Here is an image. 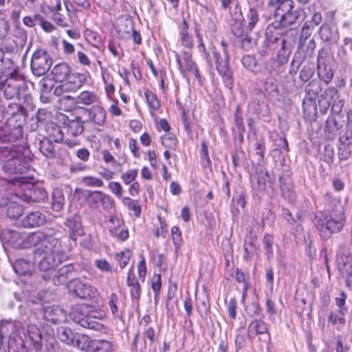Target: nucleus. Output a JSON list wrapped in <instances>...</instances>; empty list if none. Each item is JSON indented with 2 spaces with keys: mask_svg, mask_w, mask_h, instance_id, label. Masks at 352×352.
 Masks as SVG:
<instances>
[{
  "mask_svg": "<svg viewBox=\"0 0 352 352\" xmlns=\"http://www.w3.org/2000/svg\"><path fill=\"white\" fill-rule=\"evenodd\" d=\"M144 94L148 106L154 111L158 110L160 108V102L157 96L150 90H146Z\"/></svg>",
  "mask_w": 352,
  "mask_h": 352,
  "instance_id": "45",
  "label": "nucleus"
},
{
  "mask_svg": "<svg viewBox=\"0 0 352 352\" xmlns=\"http://www.w3.org/2000/svg\"><path fill=\"white\" fill-rule=\"evenodd\" d=\"M247 314L251 317H256L261 312V308L256 302H252L246 307Z\"/></svg>",
  "mask_w": 352,
  "mask_h": 352,
  "instance_id": "61",
  "label": "nucleus"
},
{
  "mask_svg": "<svg viewBox=\"0 0 352 352\" xmlns=\"http://www.w3.org/2000/svg\"><path fill=\"white\" fill-rule=\"evenodd\" d=\"M10 327L12 329L13 325L8 322H3L0 324V349L3 346L4 340L9 336Z\"/></svg>",
  "mask_w": 352,
  "mask_h": 352,
  "instance_id": "55",
  "label": "nucleus"
},
{
  "mask_svg": "<svg viewBox=\"0 0 352 352\" xmlns=\"http://www.w3.org/2000/svg\"><path fill=\"white\" fill-rule=\"evenodd\" d=\"M318 73L320 78L326 83L328 84L333 78V74L330 68L324 67L323 70L321 69L320 63H318Z\"/></svg>",
  "mask_w": 352,
  "mask_h": 352,
  "instance_id": "54",
  "label": "nucleus"
},
{
  "mask_svg": "<svg viewBox=\"0 0 352 352\" xmlns=\"http://www.w3.org/2000/svg\"><path fill=\"white\" fill-rule=\"evenodd\" d=\"M71 67L66 63L56 64L51 72L53 78L56 82H64L70 74Z\"/></svg>",
  "mask_w": 352,
  "mask_h": 352,
  "instance_id": "23",
  "label": "nucleus"
},
{
  "mask_svg": "<svg viewBox=\"0 0 352 352\" xmlns=\"http://www.w3.org/2000/svg\"><path fill=\"white\" fill-rule=\"evenodd\" d=\"M240 38H241V47L246 50H248L252 48L256 45V40L252 38L248 34H243V36Z\"/></svg>",
  "mask_w": 352,
  "mask_h": 352,
  "instance_id": "58",
  "label": "nucleus"
},
{
  "mask_svg": "<svg viewBox=\"0 0 352 352\" xmlns=\"http://www.w3.org/2000/svg\"><path fill=\"white\" fill-rule=\"evenodd\" d=\"M28 201L41 202L45 201L47 197V193L44 188L38 186H32L25 193Z\"/></svg>",
  "mask_w": 352,
  "mask_h": 352,
  "instance_id": "24",
  "label": "nucleus"
},
{
  "mask_svg": "<svg viewBox=\"0 0 352 352\" xmlns=\"http://www.w3.org/2000/svg\"><path fill=\"white\" fill-rule=\"evenodd\" d=\"M111 234L118 240L124 241L129 237V232L126 229L115 228L110 230Z\"/></svg>",
  "mask_w": 352,
  "mask_h": 352,
  "instance_id": "59",
  "label": "nucleus"
},
{
  "mask_svg": "<svg viewBox=\"0 0 352 352\" xmlns=\"http://www.w3.org/2000/svg\"><path fill=\"white\" fill-rule=\"evenodd\" d=\"M84 76L80 73H72L70 72V74L67 77L64 83L60 86L56 87L54 89V94H62L61 89H70V91H76L82 85V80Z\"/></svg>",
  "mask_w": 352,
  "mask_h": 352,
  "instance_id": "14",
  "label": "nucleus"
},
{
  "mask_svg": "<svg viewBox=\"0 0 352 352\" xmlns=\"http://www.w3.org/2000/svg\"><path fill=\"white\" fill-rule=\"evenodd\" d=\"M75 276V270L72 264L60 267L54 275L52 282L55 285L65 284L68 279Z\"/></svg>",
  "mask_w": 352,
  "mask_h": 352,
  "instance_id": "18",
  "label": "nucleus"
},
{
  "mask_svg": "<svg viewBox=\"0 0 352 352\" xmlns=\"http://www.w3.org/2000/svg\"><path fill=\"white\" fill-rule=\"evenodd\" d=\"M276 5L275 16L280 19L294 8V3L292 0H272Z\"/></svg>",
  "mask_w": 352,
  "mask_h": 352,
  "instance_id": "25",
  "label": "nucleus"
},
{
  "mask_svg": "<svg viewBox=\"0 0 352 352\" xmlns=\"http://www.w3.org/2000/svg\"><path fill=\"white\" fill-rule=\"evenodd\" d=\"M344 316L345 315H340L339 312L338 314H333L331 312L328 316V320L332 324H338V329H340L346 322Z\"/></svg>",
  "mask_w": 352,
  "mask_h": 352,
  "instance_id": "49",
  "label": "nucleus"
},
{
  "mask_svg": "<svg viewBox=\"0 0 352 352\" xmlns=\"http://www.w3.org/2000/svg\"><path fill=\"white\" fill-rule=\"evenodd\" d=\"M126 284L131 287V298L138 300L141 294V286L139 282L135 279L132 268L128 272Z\"/></svg>",
  "mask_w": 352,
  "mask_h": 352,
  "instance_id": "28",
  "label": "nucleus"
},
{
  "mask_svg": "<svg viewBox=\"0 0 352 352\" xmlns=\"http://www.w3.org/2000/svg\"><path fill=\"white\" fill-rule=\"evenodd\" d=\"M286 42V39H281V47L277 52V61L280 65H283L287 63L289 55L290 54V52L287 51L285 49Z\"/></svg>",
  "mask_w": 352,
  "mask_h": 352,
  "instance_id": "44",
  "label": "nucleus"
},
{
  "mask_svg": "<svg viewBox=\"0 0 352 352\" xmlns=\"http://www.w3.org/2000/svg\"><path fill=\"white\" fill-rule=\"evenodd\" d=\"M97 100V96L93 92L88 91L81 92L78 96L75 98V105L80 107L82 105H89L96 102Z\"/></svg>",
  "mask_w": 352,
  "mask_h": 352,
  "instance_id": "35",
  "label": "nucleus"
},
{
  "mask_svg": "<svg viewBox=\"0 0 352 352\" xmlns=\"http://www.w3.org/2000/svg\"><path fill=\"white\" fill-rule=\"evenodd\" d=\"M284 32V27H282L278 21L270 24L265 30V39L264 41L265 50L261 52V54H267V50L270 48L271 44L276 43Z\"/></svg>",
  "mask_w": 352,
  "mask_h": 352,
  "instance_id": "11",
  "label": "nucleus"
},
{
  "mask_svg": "<svg viewBox=\"0 0 352 352\" xmlns=\"http://www.w3.org/2000/svg\"><path fill=\"white\" fill-rule=\"evenodd\" d=\"M245 324H241V327L237 330V333L235 337V348L236 352H244V348L246 346V340L244 334L241 332V329H245Z\"/></svg>",
  "mask_w": 352,
  "mask_h": 352,
  "instance_id": "41",
  "label": "nucleus"
},
{
  "mask_svg": "<svg viewBox=\"0 0 352 352\" xmlns=\"http://www.w3.org/2000/svg\"><path fill=\"white\" fill-rule=\"evenodd\" d=\"M35 146L41 153L47 158L55 157L56 151L52 141L46 137L37 139L35 142Z\"/></svg>",
  "mask_w": 352,
  "mask_h": 352,
  "instance_id": "22",
  "label": "nucleus"
},
{
  "mask_svg": "<svg viewBox=\"0 0 352 352\" xmlns=\"http://www.w3.org/2000/svg\"><path fill=\"white\" fill-rule=\"evenodd\" d=\"M91 352H112L113 345L106 340H93Z\"/></svg>",
  "mask_w": 352,
  "mask_h": 352,
  "instance_id": "37",
  "label": "nucleus"
},
{
  "mask_svg": "<svg viewBox=\"0 0 352 352\" xmlns=\"http://www.w3.org/2000/svg\"><path fill=\"white\" fill-rule=\"evenodd\" d=\"M104 195V194L101 191H93L89 192L87 197V201L89 206L94 209L98 208L99 204L102 201Z\"/></svg>",
  "mask_w": 352,
  "mask_h": 352,
  "instance_id": "42",
  "label": "nucleus"
},
{
  "mask_svg": "<svg viewBox=\"0 0 352 352\" xmlns=\"http://www.w3.org/2000/svg\"><path fill=\"white\" fill-rule=\"evenodd\" d=\"M243 65L250 72L257 74L262 71L263 64L258 63L255 57L247 55L243 57L241 60Z\"/></svg>",
  "mask_w": 352,
  "mask_h": 352,
  "instance_id": "31",
  "label": "nucleus"
},
{
  "mask_svg": "<svg viewBox=\"0 0 352 352\" xmlns=\"http://www.w3.org/2000/svg\"><path fill=\"white\" fill-rule=\"evenodd\" d=\"M92 342L93 340L89 336L77 333L72 346L85 352H91Z\"/></svg>",
  "mask_w": 352,
  "mask_h": 352,
  "instance_id": "29",
  "label": "nucleus"
},
{
  "mask_svg": "<svg viewBox=\"0 0 352 352\" xmlns=\"http://www.w3.org/2000/svg\"><path fill=\"white\" fill-rule=\"evenodd\" d=\"M86 307L77 305L72 309L69 316L74 322L87 329L100 330L102 325L96 321V316L94 313L87 314Z\"/></svg>",
  "mask_w": 352,
  "mask_h": 352,
  "instance_id": "7",
  "label": "nucleus"
},
{
  "mask_svg": "<svg viewBox=\"0 0 352 352\" xmlns=\"http://www.w3.org/2000/svg\"><path fill=\"white\" fill-rule=\"evenodd\" d=\"M67 288L70 293L82 299L94 298L98 295L96 288L90 285L83 283L78 278H74L69 280L67 284Z\"/></svg>",
  "mask_w": 352,
  "mask_h": 352,
  "instance_id": "9",
  "label": "nucleus"
},
{
  "mask_svg": "<svg viewBox=\"0 0 352 352\" xmlns=\"http://www.w3.org/2000/svg\"><path fill=\"white\" fill-rule=\"evenodd\" d=\"M336 266L342 278L348 279L352 277V262L349 256L344 254H338Z\"/></svg>",
  "mask_w": 352,
  "mask_h": 352,
  "instance_id": "19",
  "label": "nucleus"
},
{
  "mask_svg": "<svg viewBox=\"0 0 352 352\" xmlns=\"http://www.w3.org/2000/svg\"><path fill=\"white\" fill-rule=\"evenodd\" d=\"M175 58L179 71L185 78L187 79L188 74L192 73L197 80H200L201 76L199 73V70L189 52H184L182 55L177 53Z\"/></svg>",
  "mask_w": 352,
  "mask_h": 352,
  "instance_id": "10",
  "label": "nucleus"
},
{
  "mask_svg": "<svg viewBox=\"0 0 352 352\" xmlns=\"http://www.w3.org/2000/svg\"><path fill=\"white\" fill-rule=\"evenodd\" d=\"M281 192L284 197L289 201H293L295 199V194L290 184H284L281 185Z\"/></svg>",
  "mask_w": 352,
  "mask_h": 352,
  "instance_id": "57",
  "label": "nucleus"
},
{
  "mask_svg": "<svg viewBox=\"0 0 352 352\" xmlns=\"http://www.w3.org/2000/svg\"><path fill=\"white\" fill-rule=\"evenodd\" d=\"M56 234V231L53 228L32 232L20 236L16 247L22 249L34 247V257L39 259V269L47 272L57 267L68 257L60 239L55 236Z\"/></svg>",
  "mask_w": 352,
  "mask_h": 352,
  "instance_id": "1",
  "label": "nucleus"
},
{
  "mask_svg": "<svg viewBox=\"0 0 352 352\" xmlns=\"http://www.w3.org/2000/svg\"><path fill=\"white\" fill-rule=\"evenodd\" d=\"M344 122L339 115H329L326 120L324 127V133L326 138L333 140L337 136L338 131L343 127Z\"/></svg>",
  "mask_w": 352,
  "mask_h": 352,
  "instance_id": "12",
  "label": "nucleus"
},
{
  "mask_svg": "<svg viewBox=\"0 0 352 352\" xmlns=\"http://www.w3.org/2000/svg\"><path fill=\"white\" fill-rule=\"evenodd\" d=\"M77 333H74L69 328L60 327L57 329V336L60 342L72 346Z\"/></svg>",
  "mask_w": 352,
  "mask_h": 352,
  "instance_id": "34",
  "label": "nucleus"
},
{
  "mask_svg": "<svg viewBox=\"0 0 352 352\" xmlns=\"http://www.w3.org/2000/svg\"><path fill=\"white\" fill-rule=\"evenodd\" d=\"M305 18L306 12L305 10L296 8L295 10L292 9V11L289 12L278 21L280 23L282 27L287 28L301 23Z\"/></svg>",
  "mask_w": 352,
  "mask_h": 352,
  "instance_id": "15",
  "label": "nucleus"
},
{
  "mask_svg": "<svg viewBox=\"0 0 352 352\" xmlns=\"http://www.w3.org/2000/svg\"><path fill=\"white\" fill-rule=\"evenodd\" d=\"M84 130L83 122L79 119L71 120L67 124V132L72 136L80 135Z\"/></svg>",
  "mask_w": 352,
  "mask_h": 352,
  "instance_id": "39",
  "label": "nucleus"
},
{
  "mask_svg": "<svg viewBox=\"0 0 352 352\" xmlns=\"http://www.w3.org/2000/svg\"><path fill=\"white\" fill-rule=\"evenodd\" d=\"M27 331L30 340L32 342L36 349H39L42 345V335L40 329L36 325L30 324L28 325Z\"/></svg>",
  "mask_w": 352,
  "mask_h": 352,
  "instance_id": "32",
  "label": "nucleus"
},
{
  "mask_svg": "<svg viewBox=\"0 0 352 352\" xmlns=\"http://www.w3.org/2000/svg\"><path fill=\"white\" fill-rule=\"evenodd\" d=\"M89 118L98 125H102L105 121L106 112L99 105H94L89 109H86Z\"/></svg>",
  "mask_w": 352,
  "mask_h": 352,
  "instance_id": "26",
  "label": "nucleus"
},
{
  "mask_svg": "<svg viewBox=\"0 0 352 352\" xmlns=\"http://www.w3.org/2000/svg\"><path fill=\"white\" fill-rule=\"evenodd\" d=\"M322 19V14L320 12L313 13L311 19L307 20L302 28L301 38L305 40L309 38L314 28L321 23Z\"/></svg>",
  "mask_w": 352,
  "mask_h": 352,
  "instance_id": "20",
  "label": "nucleus"
},
{
  "mask_svg": "<svg viewBox=\"0 0 352 352\" xmlns=\"http://www.w3.org/2000/svg\"><path fill=\"white\" fill-rule=\"evenodd\" d=\"M352 53V38H345L344 40V45L342 49L339 50L338 54L344 60H348L349 56Z\"/></svg>",
  "mask_w": 352,
  "mask_h": 352,
  "instance_id": "47",
  "label": "nucleus"
},
{
  "mask_svg": "<svg viewBox=\"0 0 352 352\" xmlns=\"http://www.w3.org/2000/svg\"><path fill=\"white\" fill-rule=\"evenodd\" d=\"M243 19H230L231 32L237 38H242L244 33Z\"/></svg>",
  "mask_w": 352,
  "mask_h": 352,
  "instance_id": "40",
  "label": "nucleus"
},
{
  "mask_svg": "<svg viewBox=\"0 0 352 352\" xmlns=\"http://www.w3.org/2000/svg\"><path fill=\"white\" fill-rule=\"evenodd\" d=\"M21 109L22 107L16 103L8 104L7 112L12 116L7 119L5 126H0V142H14L22 138L21 122L17 120V117L20 115L16 113Z\"/></svg>",
  "mask_w": 352,
  "mask_h": 352,
  "instance_id": "3",
  "label": "nucleus"
},
{
  "mask_svg": "<svg viewBox=\"0 0 352 352\" xmlns=\"http://www.w3.org/2000/svg\"><path fill=\"white\" fill-rule=\"evenodd\" d=\"M108 186L112 193L116 195L119 198L122 197L123 190L120 183L116 182H111L109 183Z\"/></svg>",
  "mask_w": 352,
  "mask_h": 352,
  "instance_id": "64",
  "label": "nucleus"
},
{
  "mask_svg": "<svg viewBox=\"0 0 352 352\" xmlns=\"http://www.w3.org/2000/svg\"><path fill=\"white\" fill-rule=\"evenodd\" d=\"M45 220V216L43 214L36 211L24 217L21 221V224L24 228H33L43 225Z\"/></svg>",
  "mask_w": 352,
  "mask_h": 352,
  "instance_id": "21",
  "label": "nucleus"
},
{
  "mask_svg": "<svg viewBox=\"0 0 352 352\" xmlns=\"http://www.w3.org/2000/svg\"><path fill=\"white\" fill-rule=\"evenodd\" d=\"M318 34L321 40L324 42H331L336 41L338 37V34L333 28L327 23H323L319 29Z\"/></svg>",
  "mask_w": 352,
  "mask_h": 352,
  "instance_id": "36",
  "label": "nucleus"
},
{
  "mask_svg": "<svg viewBox=\"0 0 352 352\" xmlns=\"http://www.w3.org/2000/svg\"><path fill=\"white\" fill-rule=\"evenodd\" d=\"M347 118L349 122L344 132L340 135L339 141L342 146H349L352 144V110L348 113Z\"/></svg>",
  "mask_w": 352,
  "mask_h": 352,
  "instance_id": "30",
  "label": "nucleus"
},
{
  "mask_svg": "<svg viewBox=\"0 0 352 352\" xmlns=\"http://www.w3.org/2000/svg\"><path fill=\"white\" fill-rule=\"evenodd\" d=\"M33 267L32 261L23 258L16 259L13 265L15 272L22 276L30 274Z\"/></svg>",
  "mask_w": 352,
  "mask_h": 352,
  "instance_id": "27",
  "label": "nucleus"
},
{
  "mask_svg": "<svg viewBox=\"0 0 352 352\" xmlns=\"http://www.w3.org/2000/svg\"><path fill=\"white\" fill-rule=\"evenodd\" d=\"M44 318L53 323H60L67 321V313L59 306L47 307L43 310Z\"/></svg>",
  "mask_w": 352,
  "mask_h": 352,
  "instance_id": "16",
  "label": "nucleus"
},
{
  "mask_svg": "<svg viewBox=\"0 0 352 352\" xmlns=\"http://www.w3.org/2000/svg\"><path fill=\"white\" fill-rule=\"evenodd\" d=\"M171 234L173 244L176 249L182 245V232L177 226H174L171 229Z\"/></svg>",
  "mask_w": 352,
  "mask_h": 352,
  "instance_id": "56",
  "label": "nucleus"
},
{
  "mask_svg": "<svg viewBox=\"0 0 352 352\" xmlns=\"http://www.w3.org/2000/svg\"><path fill=\"white\" fill-rule=\"evenodd\" d=\"M137 175H138V170H135V169H131V170H129L126 173H123L121 176V178L124 184H129L133 181L135 180Z\"/></svg>",
  "mask_w": 352,
  "mask_h": 352,
  "instance_id": "60",
  "label": "nucleus"
},
{
  "mask_svg": "<svg viewBox=\"0 0 352 352\" xmlns=\"http://www.w3.org/2000/svg\"><path fill=\"white\" fill-rule=\"evenodd\" d=\"M161 142L164 146L170 149H175L177 146V140L175 135L168 133L165 134L161 138Z\"/></svg>",
  "mask_w": 352,
  "mask_h": 352,
  "instance_id": "51",
  "label": "nucleus"
},
{
  "mask_svg": "<svg viewBox=\"0 0 352 352\" xmlns=\"http://www.w3.org/2000/svg\"><path fill=\"white\" fill-rule=\"evenodd\" d=\"M248 29L252 30L258 21V13L254 8H250L247 14Z\"/></svg>",
  "mask_w": 352,
  "mask_h": 352,
  "instance_id": "50",
  "label": "nucleus"
},
{
  "mask_svg": "<svg viewBox=\"0 0 352 352\" xmlns=\"http://www.w3.org/2000/svg\"><path fill=\"white\" fill-rule=\"evenodd\" d=\"M138 272L139 278L142 282H144L146 275V261L143 256H142V259L138 265Z\"/></svg>",
  "mask_w": 352,
  "mask_h": 352,
  "instance_id": "62",
  "label": "nucleus"
},
{
  "mask_svg": "<svg viewBox=\"0 0 352 352\" xmlns=\"http://www.w3.org/2000/svg\"><path fill=\"white\" fill-rule=\"evenodd\" d=\"M346 300V294L344 292H342L340 296L335 299L336 304L339 307L338 312L340 315H345L348 312V309L345 306Z\"/></svg>",
  "mask_w": 352,
  "mask_h": 352,
  "instance_id": "52",
  "label": "nucleus"
},
{
  "mask_svg": "<svg viewBox=\"0 0 352 352\" xmlns=\"http://www.w3.org/2000/svg\"><path fill=\"white\" fill-rule=\"evenodd\" d=\"M134 30V22L132 19L122 17L118 19L116 31L120 38L125 41L129 40Z\"/></svg>",
  "mask_w": 352,
  "mask_h": 352,
  "instance_id": "17",
  "label": "nucleus"
},
{
  "mask_svg": "<svg viewBox=\"0 0 352 352\" xmlns=\"http://www.w3.org/2000/svg\"><path fill=\"white\" fill-rule=\"evenodd\" d=\"M243 249L245 251L244 258L248 259L252 256L256 250V240L252 237L245 238L244 241Z\"/></svg>",
  "mask_w": 352,
  "mask_h": 352,
  "instance_id": "46",
  "label": "nucleus"
},
{
  "mask_svg": "<svg viewBox=\"0 0 352 352\" xmlns=\"http://www.w3.org/2000/svg\"><path fill=\"white\" fill-rule=\"evenodd\" d=\"M0 163H3V170L10 174H21L27 169L23 154L7 146L0 148Z\"/></svg>",
  "mask_w": 352,
  "mask_h": 352,
  "instance_id": "4",
  "label": "nucleus"
},
{
  "mask_svg": "<svg viewBox=\"0 0 352 352\" xmlns=\"http://www.w3.org/2000/svg\"><path fill=\"white\" fill-rule=\"evenodd\" d=\"M6 212L8 217L15 219L23 213V207L15 201H10L6 204Z\"/></svg>",
  "mask_w": 352,
  "mask_h": 352,
  "instance_id": "38",
  "label": "nucleus"
},
{
  "mask_svg": "<svg viewBox=\"0 0 352 352\" xmlns=\"http://www.w3.org/2000/svg\"><path fill=\"white\" fill-rule=\"evenodd\" d=\"M65 198L62 189L56 188L52 195V208L53 210L58 212L63 208Z\"/></svg>",
  "mask_w": 352,
  "mask_h": 352,
  "instance_id": "33",
  "label": "nucleus"
},
{
  "mask_svg": "<svg viewBox=\"0 0 352 352\" xmlns=\"http://www.w3.org/2000/svg\"><path fill=\"white\" fill-rule=\"evenodd\" d=\"M210 50L213 54L216 69L221 76L226 86L231 89L233 85L232 72L230 68V56L228 50L218 51L215 47H212Z\"/></svg>",
  "mask_w": 352,
  "mask_h": 352,
  "instance_id": "6",
  "label": "nucleus"
},
{
  "mask_svg": "<svg viewBox=\"0 0 352 352\" xmlns=\"http://www.w3.org/2000/svg\"><path fill=\"white\" fill-rule=\"evenodd\" d=\"M4 76L6 78L2 80V88L5 98L8 100L15 97L19 99L21 94L25 92L28 87L23 76L19 74L17 69H14L2 78Z\"/></svg>",
  "mask_w": 352,
  "mask_h": 352,
  "instance_id": "5",
  "label": "nucleus"
},
{
  "mask_svg": "<svg viewBox=\"0 0 352 352\" xmlns=\"http://www.w3.org/2000/svg\"><path fill=\"white\" fill-rule=\"evenodd\" d=\"M324 199L327 212H319L315 216L314 223L320 236L327 239L342 230L346 219L344 207L339 199L327 192Z\"/></svg>",
  "mask_w": 352,
  "mask_h": 352,
  "instance_id": "2",
  "label": "nucleus"
},
{
  "mask_svg": "<svg viewBox=\"0 0 352 352\" xmlns=\"http://www.w3.org/2000/svg\"><path fill=\"white\" fill-rule=\"evenodd\" d=\"M51 56L44 50L34 52L31 60V69L34 75L42 76L47 73L52 65Z\"/></svg>",
  "mask_w": 352,
  "mask_h": 352,
  "instance_id": "8",
  "label": "nucleus"
},
{
  "mask_svg": "<svg viewBox=\"0 0 352 352\" xmlns=\"http://www.w3.org/2000/svg\"><path fill=\"white\" fill-rule=\"evenodd\" d=\"M256 335H261L263 340L267 342L270 340L267 324L262 320H253L248 328V337L253 340Z\"/></svg>",
  "mask_w": 352,
  "mask_h": 352,
  "instance_id": "13",
  "label": "nucleus"
},
{
  "mask_svg": "<svg viewBox=\"0 0 352 352\" xmlns=\"http://www.w3.org/2000/svg\"><path fill=\"white\" fill-rule=\"evenodd\" d=\"M81 182L84 186L88 187H100L103 185V182L100 179L92 176L83 177Z\"/></svg>",
  "mask_w": 352,
  "mask_h": 352,
  "instance_id": "53",
  "label": "nucleus"
},
{
  "mask_svg": "<svg viewBox=\"0 0 352 352\" xmlns=\"http://www.w3.org/2000/svg\"><path fill=\"white\" fill-rule=\"evenodd\" d=\"M122 203L128 208L129 210L133 211L135 217H140L141 213V206H140L138 200H133L129 197H124L122 199Z\"/></svg>",
  "mask_w": 352,
  "mask_h": 352,
  "instance_id": "43",
  "label": "nucleus"
},
{
  "mask_svg": "<svg viewBox=\"0 0 352 352\" xmlns=\"http://www.w3.org/2000/svg\"><path fill=\"white\" fill-rule=\"evenodd\" d=\"M52 19L58 25L61 27H68L69 23L68 21L66 19L65 16H64L63 14H61L60 12H56L53 14Z\"/></svg>",
  "mask_w": 352,
  "mask_h": 352,
  "instance_id": "63",
  "label": "nucleus"
},
{
  "mask_svg": "<svg viewBox=\"0 0 352 352\" xmlns=\"http://www.w3.org/2000/svg\"><path fill=\"white\" fill-rule=\"evenodd\" d=\"M131 255L132 252L128 249H126L125 250L116 255V259L118 262L122 269L126 267Z\"/></svg>",
  "mask_w": 352,
  "mask_h": 352,
  "instance_id": "48",
  "label": "nucleus"
}]
</instances>
